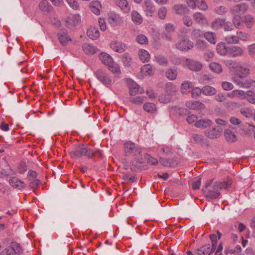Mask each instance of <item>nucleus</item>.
<instances>
[{"label":"nucleus","instance_id":"nucleus-4","mask_svg":"<svg viewBox=\"0 0 255 255\" xmlns=\"http://www.w3.org/2000/svg\"><path fill=\"white\" fill-rule=\"evenodd\" d=\"M94 75L104 85L109 87L112 85V80L105 71L98 69L94 72Z\"/></svg>","mask_w":255,"mask_h":255},{"label":"nucleus","instance_id":"nucleus-18","mask_svg":"<svg viewBox=\"0 0 255 255\" xmlns=\"http://www.w3.org/2000/svg\"><path fill=\"white\" fill-rule=\"evenodd\" d=\"M186 106L192 110H201L205 108L204 104L199 101H189L186 103Z\"/></svg>","mask_w":255,"mask_h":255},{"label":"nucleus","instance_id":"nucleus-9","mask_svg":"<svg viewBox=\"0 0 255 255\" xmlns=\"http://www.w3.org/2000/svg\"><path fill=\"white\" fill-rule=\"evenodd\" d=\"M223 129L220 126L208 129L205 131L206 136L210 139H215L219 137L222 133Z\"/></svg>","mask_w":255,"mask_h":255},{"label":"nucleus","instance_id":"nucleus-51","mask_svg":"<svg viewBox=\"0 0 255 255\" xmlns=\"http://www.w3.org/2000/svg\"><path fill=\"white\" fill-rule=\"evenodd\" d=\"M225 40L229 44H236L239 42L237 35L226 36L225 38Z\"/></svg>","mask_w":255,"mask_h":255},{"label":"nucleus","instance_id":"nucleus-44","mask_svg":"<svg viewBox=\"0 0 255 255\" xmlns=\"http://www.w3.org/2000/svg\"><path fill=\"white\" fill-rule=\"evenodd\" d=\"M145 97L144 96H136L130 98L129 101L133 104L136 105H140L142 104L145 100Z\"/></svg>","mask_w":255,"mask_h":255},{"label":"nucleus","instance_id":"nucleus-32","mask_svg":"<svg viewBox=\"0 0 255 255\" xmlns=\"http://www.w3.org/2000/svg\"><path fill=\"white\" fill-rule=\"evenodd\" d=\"M145 11L149 14L155 11V7L151 0H145L144 2Z\"/></svg>","mask_w":255,"mask_h":255},{"label":"nucleus","instance_id":"nucleus-62","mask_svg":"<svg viewBox=\"0 0 255 255\" xmlns=\"http://www.w3.org/2000/svg\"><path fill=\"white\" fill-rule=\"evenodd\" d=\"M233 24L231 22L226 21L225 19L223 25V28L225 31H231L233 29Z\"/></svg>","mask_w":255,"mask_h":255},{"label":"nucleus","instance_id":"nucleus-8","mask_svg":"<svg viewBox=\"0 0 255 255\" xmlns=\"http://www.w3.org/2000/svg\"><path fill=\"white\" fill-rule=\"evenodd\" d=\"M128 84L130 95H135L143 93V89L140 88L135 82L131 79L128 80Z\"/></svg>","mask_w":255,"mask_h":255},{"label":"nucleus","instance_id":"nucleus-59","mask_svg":"<svg viewBox=\"0 0 255 255\" xmlns=\"http://www.w3.org/2000/svg\"><path fill=\"white\" fill-rule=\"evenodd\" d=\"M29 181V187L33 189L38 188L41 184V181L38 179H32Z\"/></svg>","mask_w":255,"mask_h":255},{"label":"nucleus","instance_id":"nucleus-61","mask_svg":"<svg viewBox=\"0 0 255 255\" xmlns=\"http://www.w3.org/2000/svg\"><path fill=\"white\" fill-rule=\"evenodd\" d=\"M215 11L219 15H223L227 11V8L225 6H217L215 9Z\"/></svg>","mask_w":255,"mask_h":255},{"label":"nucleus","instance_id":"nucleus-48","mask_svg":"<svg viewBox=\"0 0 255 255\" xmlns=\"http://www.w3.org/2000/svg\"><path fill=\"white\" fill-rule=\"evenodd\" d=\"M166 76L170 80H175L177 77V72L175 70L169 69L166 72Z\"/></svg>","mask_w":255,"mask_h":255},{"label":"nucleus","instance_id":"nucleus-27","mask_svg":"<svg viewBox=\"0 0 255 255\" xmlns=\"http://www.w3.org/2000/svg\"><path fill=\"white\" fill-rule=\"evenodd\" d=\"M212 122L210 120H200L196 121L195 126L198 128H206L210 126Z\"/></svg>","mask_w":255,"mask_h":255},{"label":"nucleus","instance_id":"nucleus-57","mask_svg":"<svg viewBox=\"0 0 255 255\" xmlns=\"http://www.w3.org/2000/svg\"><path fill=\"white\" fill-rule=\"evenodd\" d=\"M242 18L239 14L234 15L233 18V24L236 27H238L241 23Z\"/></svg>","mask_w":255,"mask_h":255},{"label":"nucleus","instance_id":"nucleus-30","mask_svg":"<svg viewBox=\"0 0 255 255\" xmlns=\"http://www.w3.org/2000/svg\"><path fill=\"white\" fill-rule=\"evenodd\" d=\"M229 47H226L224 43L221 42L217 46V51L221 55H226L228 54Z\"/></svg>","mask_w":255,"mask_h":255},{"label":"nucleus","instance_id":"nucleus-20","mask_svg":"<svg viewBox=\"0 0 255 255\" xmlns=\"http://www.w3.org/2000/svg\"><path fill=\"white\" fill-rule=\"evenodd\" d=\"M224 64L229 68L230 71L236 72L239 69L241 63L232 60H226L224 61Z\"/></svg>","mask_w":255,"mask_h":255},{"label":"nucleus","instance_id":"nucleus-12","mask_svg":"<svg viewBox=\"0 0 255 255\" xmlns=\"http://www.w3.org/2000/svg\"><path fill=\"white\" fill-rule=\"evenodd\" d=\"M81 21L79 14H74L68 16L66 19V26L68 28H72L78 24Z\"/></svg>","mask_w":255,"mask_h":255},{"label":"nucleus","instance_id":"nucleus-19","mask_svg":"<svg viewBox=\"0 0 255 255\" xmlns=\"http://www.w3.org/2000/svg\"><path fill=\"white\" fill-rule=\"evenodd\" d=\"M228 54L233 57L240 56L243 54V50L240 47L232 46L229 47Z\"/></svg>","mask_w":255,"mask_h":255},{"label":"nucleus","instance_id":"nucleus-55","mask_svg":"<svg viewBox=\"0 0 255 255\" xmlns=\"http://www.w3.org/2000/svg\"><path fill=\"white\" fill-rule=\"evenodd\" d=\"M160 163L165 166H172L174 165L173 160L171 159L159 158Z\"/></svg>","mask_w":255,"mask_h":255},{"label":"nucleus","instance_id":"nucleus-25","mask_svg":"<svg viewBox=\"0 0 255 255\" xmlns=\"http://www.w3.org/2000/svg\"><path fill=\"white\" fill-rule=\"evenodd\" d=\"M246 92L241 90H235L232 91L228 94V96L229 98H233L234 97H238L241 99H243L245 96Z\"/></svg>","mask_w":255,"mask_h":255},{"label":"nucleus","instance_id":"nucleus-21","mask_svg":"<svg viewBox=\"0 0 255 255\" xmlns=\"http://www.w3.org/2000/svg\"><path fill=\"white\" fill-rule=\"evenodd\" d=\"M187 63L189 68L193 71H198L202 67L200 63L195 61L187 60Z\"/></svg>","mask_w":255,"mask_h":255},{"label":"nucleus","instance_id":"nucleus-56","mask_svg":"<svg viewBox=\"0 0 255 255\" xmlns=\"http://www.w3.org/2000/svg\"><path fill=\"white\" fill-rule=\"evenodd\" d=\"M136 41L140 44H147L148 39L147 37L143 34H139L137 36Z\"/></svg>","mask_w":255,"mask_h":255},{"label":"nucleus","instance_id":"nucleus-1","mask_svg":"<svg viewBox=\"0 0 255 255\" xmlns=\"http://www.w3.org/2000/svg\"><path fill=\"white\" fill-rule=\"evenodd\" d=\"M125 153L126 156L133 157L131 160L130 169L132 171L145 170L146 166L144 164L143 159L141 154V149L135 144L131 141H127L124 144Z\"/></svg>","mask_w":255,"mask_h":255},{"label":"nucleus","instance_id":"nucleus-24","mask_svg":"<svg viewBox=\"0 0 255 255\" xmlns=\"http://www.w3.org/2000/svg\"><path fill=\"white\" fill-rule=\"evenodd\" d=\"M174 12L179 15H183L187 11V9L185 5L181 4H175L173 7Z\"/></svg>","mask_w":255,"mask_h":255},{"label":"nucleus","instance_id":"nucleus-53","mask_svg":"<svg viewBox=\"0 0 255 255\" xmlns=\"http://www.w3.org/2000/svg\"><path fill=\"white\" fill-rule=\"evenodd\" d=\"M240 113L245 117L250 118L253 116L252 110L250 108H242L240 110Z\"/></svg>","mask_w":255,"mask_h":255},{"label":"nucleus","instance_id":"nucleus-29","mask_svg":"<svg viewBox=\"0 0 255 255\" xmlns=\"http://www.w3.org/2000/svg\"><path fill=\"white\" fill-rule=\"evenodd\" d=\"M138 56L142 62H148L150 58V54L144 49H140L138 51Z\"/></svg>","mask_w":255,"mask_h":255},{"label":"nucleus","instance_id":"nucleus-26","mask_svg":"<svg viewBox=\"0 0 255 255\" xmlns=\"http://www.w3.org/2000/svg\"><path fill=\"white\" fill-rule=\"evenodd\" d=\"M99 58L102 63L107 66L111 64L113 61L112 57L106 53H102Z\"/></svg>","mask_w":255,"mask_h":255},{"label":"nucleus","instance_id":"nucleus-52","mask_svg":"<svg viewBox=\"0 0 255 255\" xmlns=\"http://www.w3.org/2000/svg\"><path fill=\"white\" fill-rule=\"evenodd\" d=\"M205 38L210 43H215V35L213 32H207L204 33Z\"/></svg>","mask_w":255,"mask_h":255},{"label":"nucleus","instance_id":"nucleus-7","mask_svg":"<svg viewBox=\"0 0 255 255\" xmlns=\"http://www.w3.org/2000/svg\"><path fill=\"white\" fill-rule=\"evenodd\" d=\"M248 8V5L243 2L233 6L230 9V12L234 15L239 14L241 16L246 12Z\"/></svg>","mask_w":255,"mask_h":255},{"label":"nucleus","instance_id":"nucleus-42","mask_svg":"<svg viewBox=\"0 0 255 255\" xmlns=\"http://www.w3.org/2000/svg\"><path fill=\"white\" fill-rule=\"evenodd\" d=\"M224 20V19L220 18L216 19L212 23V27L216 30L223 28Z\"/></svg>","mask_w":255,"mask_h":255},{"label":"nucleus","instance_id":"nucleus-37","mask_svg":"<svg viewBox=\"0 0 255 255\" xmlns=\"http://www.w3.org/2000/svg\"><path fill=\"white\" fill-rule=\"evenodd\" d=\"M144 110L149 113H154L156 111L155 105L152 103H146L143 105Z\"/></svg>","mask_w":255,"mask_h":255},{"label":"nucleus","instance_id":"nucleus-23","mask_svg":"<svg viewBox=\"0 0 255 255\" xmlns=\"http://www.w3.org/2000/svg\"><path fill=\"white\" fill-rule=\"evenodd\" d=\"M155 68L150 64H145L141 68V72L144 75H151L153 74Z\"/></svg>","mask_w":255,"mask_h":255},{"label":"nucleus","instance_id":"nucleus-36","mask_svg":"<svg viewBox=\"0 0 255 255\" xmlns=\"http://www.w3.org/2000/svg\"><path fill=\"white\" fill-rule=\"evenodd\" d=\"M243 99H247L249 103L255 104V93L251 90H249L246 92Z\"/></svg>","mask_w":255,"mask_h":255},{"label":"nucleus","instance_id":"nucleus-64","mask_svg":"<svg viewBox=\"0 0 255 255\" xmlns=\"http://www.w3.org/2000/svg\"><path fill=\"white\" fill-rule=\"evenodd\" d=\"M182 21L183 23L188 27L191 26L193 23L192 18L188 15H185L183 17Z\"/></svg>","mask_w":255,"mask_h":255},{"label":"nucleus","instance_id":"nucleus-54","mask_svg":"<svg viewBox=\"0 0 255 255\" xmlns=\"http://www.w3.org/2000/svg\"><path fill=\"white\" fill-rule=\"evenodd\" d=\"M39 7L40 10L43 11H48L49 10L48 2L46 0L41 1L39 3Z\"/></svg>","mask_w":255,"mask_h":255},{"label":"nucleus","instance_id":"nucleus-13","mask_svg":"<svg viewBox=\"0 0 255 255\" xmlns=\"http://www.w3.org/2000/svg\"><path fill=\"white\" fill-rule=\"evenodd\" d=\"M110 47L115 51L122 53L127 49V45L121 41H115L110 44Z\"/></svg>","mask_w":255,"mask_h":255},{"label":"nucleus","instance_id":"nucleus-22","mask_svg":"<svg viewBox=\"0 0 255 255\" xmlns=\"http://www.w3.org/2000/svg\"><path fill=\"white\" fill-rule=\"evenodd\" d=\"M101 5L98 1H92L90 3V10L95 14L99 15L100 13Z\"/></svg>","mask_w":255,"mask_h":255},{"label":"nucleus","instance_id":"nucleus-41","mask_svg":"<svg viewBox=\"0 0 255 255\" xmlns=\"http://www.w3.org/2000/svg\"><path fill=\"white\" fill-rule=\"evenodd\" d=\"M210 68L212 71L218 74L221 73L223 71L221 65L216 62L211 63Z\"/></svg>","mask_w":255,"mask_h":255},{"label":"nucleus","instance_id":"nucleus-3","mask_svg":"<svg viewBox=\"0 0 255 255\" xmlns=\"http://www.w3.org/2000/svg\"><path fill=\"white\" fill-rule=\"evenodd\" d=\"M97 153L101 156V151L99 149L94 150L83 144L75 146L70 152L71 157L74 158L85 156L89 159Z\"/></svg>","mask_w":255,"mask_h":255},{"label":"nucleus","instance_id":"nucleus-63","mask_svg":"<svg viewBox=\"0 0 255 255\" xmlns=\"http://www.w3.org/2000/svg\"><path fill=\"white\" fill-rule=\"evenodd\" d=\"M167 14V9L165 7H162L159 9L158 11V17L161 19H164Z\"/></svg>","mask_w":255,"mask_h":255},{"label":"nucleus","instance_id":"nucleus-15","mask_svg":"<svg viewBox=\"0 0 255 255\" xmlns=\"http://www.w3.org/2000/svg\"><path fill=\"white\" fill-rule=\"evenodd\" d=\"M114 2L124 13H128L130 11V6L127 0H115Z\"/></svg>","mask_w":255,"mask_h":255},{"label":"nucleus","instance_id":"nucleus-28","mask_svg":"<svg viewBox=\"0 0 255 255\" xmlns=\"http://www.w3.org/2000/svg\"><path fill=\"white\" fill-rule=\"evenodd\" d=\"M87 34L88 36L92 39H96L100 36V33L98 29L95 27L88 29Z\"/></svg>","mask_w":255,"mask_h":255},{"label":"nucleus","instance_id":"nucleus-46","mask_svg":"<svg viewBox=\"0 0 255 255\" xmlns=\"http://www.w3.org/2000/svg\"><path fill=\"white\" fill-rule=\"evenodd\" d=\"M144 158L145 160L146 161V162L152 165H156L158 164V160L155 158L152 157L150 155L148 154H145L144 155Z\"/></svg>","mask_w":255,"mask_h":255},{"label":"nucleus","instance_id":"nucleus-10","mask_svg":"<svg viewBox=\"0 0 255 255\" xmlns=\"http://www.w3.org/2000/svg\"><path fill=\"white\" fill-rule=\"evenodd\" d=\"M175 28L174 25L171 23H167L165 26V30L162 33V38L167 41L172 40V34L174 32Z\"/></svg>","mask_w":255,"mask_h":255},{"label":"nucleus","instance_id":"nucleus-40","mask_svg":"<svg viewBox=\"0 0 255 255\" xmlns=\"http://www.w3.org/2000/svg\"><path fill=\"white\" fill-rule=\"evenodd\" d=\"M160 152H162L163 155L170 156L172 154V149L169 146L161 145L159 147Z\"/></svg>","mask_w":255,"mask_h":255},{"label":"nucleus","instance_id":"nucleus-31","mask_svg":"<svg viewBox=\"0 0 255 255\" xmlns=\"http://www.w3.org/2000/svg\"><path fill=\"white\" fill-rule=\"evenodd\" d=\"M84 52L87 54H94L96 52V48L92 45L84 43L82 46Z\"/></svg>","mask_w":255,"mask_h":255},{"label":"nucleus","instance_id":"nucleus-35","mask_svg":"<svg viewBox=\"0 0 255 255\" xmlns=\"http://www.w3.org/2000/svg\"><path fill=\"white\" fill-rule=\"evenodd\" d=\"M8 248H11L12 250L13 255H14L16 254H21L22 252V249L20 245L16 242H12Z\"/></svg>","mask_w":255,"mask_h":255},{"label":"nucleus","instance_id":"nucleus-60","mask_svg":"<svg viewBox=\"0 0 255 255\" xmlns=\"http://www.w3.org/2000/svg\"><path fill=\"white\" fill-rule=\"evenodd\" d=\"M27 170V166L24 162H21L18 166V171L20 174H24Z\"/></svg>","mask_w":255,"mask_h":255},{"label":"nucleus","instance_id":"nucleus-47","mask_svg":"<svg viewBox=\"0 0 255 255\" xmlns=\"http://www.w3.org/2000/svg\"><path fill=\"white\" fill-rule=\"evenodd\" d=\"M194 2L196 4V7L197 6L203 10L207 9L208 5L204 0H194Z\"/></svg>","mask_w":255,"mask_h":255},{"label":"nucleus","instance_id":"nucleus-11","mask_svg":"<svg viewBox=\"0 0 255 255\" xmlns=\"http://www.w3.org/2000/svg\"><path fill=\"white\" fill-rule=\"evenodd\" d=\"M57 35L60 43L63 46L66 45L68 42L71 41V39L68 35L67 31L65 29L59 31Z\"/></svg>","mask_w":255,"mask_h":255},{"label":"nucleus","instance_id":"nucleus-2","mask_svg":"<svg viewBox=\"0 0 255 255\" xmlns=\"http://www.w3.org/2000/svg\"><path fill=\"white\" fill-rule=\"evenodd\" d=\"M213 179H210L207 181L202 191L204 195L210 199H216L220 196V190L222 189H227L230 187L232 181L231 179H228L223 182H216L213 186L211 185L212 183Z\"/></svg>","mask_w":255,"mask_h":255},{"label":"nucleus","instance_id":"nucleus-38","mask_svg":"<svg viewBox=\"0 0 255 255\" xmlns=\"http://www.w3.org/2000/svg\"><path fill=\"white\" fill-rule=\"evenodd\" d=\"M195 21L199 24H204L206 22L205 16L200 12H195L193 14Z\"/></svg>","mask_w":255,"mask_h":255},{"label":"nucleus","instance_id":"nucleus-5","mask_svg":"<svg viewBox=\"0 0 255 255\" xmlns=\"http://www.w3.org/2000/svg\"><path fill=\"white\" fill-rule=\"evenodd\" d=\"M247 76L241 75L240 74H235L232 78L233 82L239 87L244 88L251 87V79H247Z\"/></svg>","mask_w":255,"mask_h":255},{"label":"nucleus","instance_id":"nucleus-16","mask_svg":"<svg viewBox=\"0 0 255 255\" xmlns=\"http://www.w3.org/2000/svg\"><path fill=\"white\" fill-rule=\"evenodd\" d=\"M224 136L226 141L229 143L235 142L237 140V137L235 132L231 129L225 130Z\"/></svg>","mask_w":255,"mask_h":255},{"label":"nucleus","instance_id":"nucleus-49","mask_svg":"<svg viewBox=\"0 0 255 255\" xmlns=\"http://www.w3.org/2000/svg\"><path fill=\"white\" fill-rule=\"evenodd\" d=\"M192 139L195 143L199 144L204 143L205 141L204 137L203 135L198 134H193L192 135Z\"/></svg>","mask_w":255,"mask_h":255},{"label":"nucleus","instance_id":"nucleus-45","mask_svg":"<svg viewBox=\"0 0 255 255\" xmlns=\"http://www.w3.org/2000/svg\"><path fill=\"white\" fill-rule=\"evenodd\" d=\"M109 69L114 74H119L121 73L120 68L118 64L114 63L113 61L111 64L108 65Z\"/></svg>","mask_w":255,"mask_h":255},{"label":"nucleus","instance_id":"nucleus-50","mask_svg":"<svg viewBox=\"0 0 255 255\" xmlns=\"http://www.w3.org/2000/svg\"><path fill=\"white\" fill-rule=\"evenodd\" d=\"M192 87V83L184 82L181 86V91L183 93H186L190 91V89Z\"/></svg>","mask_w":255,"mask_h":255},{"label":"nucleus","instance_id":"nucleus-34","mask_svg":"<svg viewBox=\"0 0 255 255\" xmlns=\"http://www.w3.org/2000/svg\"><path fill=\"white\" fill-rule=\"evenodd\" d=\"M236 73V74H240L242 76H248L250 74V69L248 66L241 63Z\"/></svg>","mask_w":255,"mask_h":255},{"label":"nucleus","instance_id":"nucleus-58","mask_svg":"<svg viewBox=\"0 0 255 255\" xmlns=\"http://www.w3.org/2000/svg\"><path fill=\"white\" fill-rule=\"evenodd\" d=\"M245 22L248 28H251L254 24V18L250 15L245 17Z\"/></svg>","mask_w":255,"mask_h":255},{"label":"nucleus","instance_id":"nucleus-39","mask_svg":"<svg viewBox=\"0 0 255 255\" xmlns=\"http://www.w3.org/2000/svg\"><path fill=\"white\" fill-rule=\"evenodd\" d=\"M131 19L136 24H140L142 22V18L141 15L136 11H133L131 12Z\"/></svg>","mask_w":255,"mask_h":255},{"label":"nucleus","instance_id":"nucleus-33","mask_svg":"<svg viewBox=\"0 0 255 255\" xmlns=\"http://www.w3.org/2000/svg\"><path fill=\"white\" fill-rule=\"evenodd\" d=\"M217 90L210 86H205L202 88V93L207 96H212L216 94Z\"/></svg>","mask_w":255,"mask_h":255},{"label":"nucleus","instance_id":"nucleus-17","mask_svg":"<svg viewBox=\"0 0 255 255\" xmlns=\"http://www.w3.org/2000/svg\"><path fill=\"white\" fill-rule=\"evenodd\" d=\"M194 252L198 255H211V246L209 244H206L195 249Z\"/></svg>","mask_w":255,"mask_h":255},{"label":"nucleus","instance_id":"nucleus-6","mask_svg":"<svg viewBox=\"0 0 255 255\" xmlns=\"http://www.w3.org/2000/svg\"><path fill=\"white\" fill-rule=\"evenodd\" d=\"M194 43L189 39L183 38L176 43V47L180 51H187L193 47Z\"/></svg>","mask_w":255,"mask_h":255},{"label":"nucleus","instance_id":"nucleus-14","mask_svg":"<svg viewBox=\"0 0 255 255\" xmlns=\"http://www.w3.org/2000/svg\"><path fill=\"white\" fill-rule=\"evenodd\" d=\"M10 185L15 188L19 190H22L25 188L26 185L24 183L16 177H13L9 180Z\"/></svg>","mask_w":255,"mask_h":255},{"label":"nucleus","instance_id":"nucleus-43","mask_svg":"<svg viewBox=\"0 0 255 255\" xmlns=\"http://www.w3.org/2000/svg\"><path fill=\"white\" fill-rule=\"evenodd\" d=\"M122 61L125 66L129 67L131 64V58L130 55L128 53L123 54Z\"/></svg>","mask_w":255,"mask_h":255}]
</instances>
